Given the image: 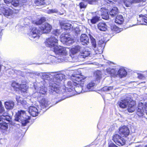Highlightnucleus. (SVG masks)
<instances>
[{"label":"nucleus","instance_id":"obj_6","mask_svg":"<svg viewBox=\"0 0 147 147\" xmlns=\"http://www.w3.org/2000/svg\"><path fill=\"white\" fill-rule=\"evenodd\" d=\"M132 98L129 95L125 96L118 102L119 107L124 109L126 108L131 100Z\"/></svg>","mask_w":147,"mask_h":147},{"label":"nucleus","instance_id":"obj_49","mask_svg":"<svg viewBox=\"0 0 147 147\" xmlns=\"http://www.w3.org/2000/svg\"><path fill=\"white\" fill-rule=\"evenodd\" d=\"M80 6L81 8H85L86 6V4L84 3V2H82L80 3Z\"/></svg>","mask_w":147,"mask_h":147},{"label":"nucleus","instance_id":"obj_22","mask_svg":"<svg viewBox=\"0 0 147 147\" xmlns=\"http://www.w3.org/2000/svg\"><path fill=\"white\" fill-rule=\"evenodd\" d=\"M61 28L66 30L72 28L73 26L70 23H65L64 22H60Z\"/></svg>","mask_w":147,"mask_h":147},{"label":"nucleus","instance_id":"obj_27","mask_svg":"<svg viewBox=\"0 0 147 147\" xmlns=\"http://www.w3.org/2000/svg\"><path fill=\"white\" fill-rule=\"evenodd\" d=\"M107 71L109 74H111L114 76L117 77V72L118 68H116L115 69H111L108 68L107 69Z\"/></svg>","mask_w":147,"mask_h":147},{"label":"nucleus","instance_id":"obj_2","mask_svg":"<svg viewBox=\"0 0 147 147\" xmlns=\"http://www.w3.org/2000/svg\"><path fill=\"white\" fill-rule=\"evenodd\" d=\"M71 79L74 80L76 81L77 84L76 86L74 89L78 94L83 93L84 92V87H83L82 85L84 83L86 77L84 76L78 74H72Z\"/></svg>","mask_w":147,"mask_h":147},{"label":"nucleus","instance_id":"obj_4","mask_svg":"<svg viewBox=\"0 0 147 147\" xmlns=\"http://www.w3.org/2000/svg\"><path fill=\"white\" fill-rule=\"evenodd\" d=\"M81 47L80 46L77 45L74 47L72 48L70 51V53L68 57H65L66 59H65L67 61L71 62H76L78 61L77 57H75L74 55L80 51Z\"/></svg>","mask_w":147,"mask_h":147},{"label":"nucleus","instance_id":"obj_62","mask_svg":"<svg viewBox=\"0 0 147 147\" xmlns=\"http://www.w3.org/2000/svg\"><path fill=\"white\" fill-rule=\"evenodd\" d=\"M79 32H80V31H78L77 30H76V33L77 34H78Z\"/></svg>","mask_w":147,"mask_h":147},{"label":"nucleus","instance_id":"obj_48","mask_svg":"<svg viewBox=\"0 0 147 147\" xmlns=\"http://www.w3.org/2000/svg\"><path fill=\"white\" fill-rule=\"evenodd\" d=\"M4 111V107L2 106V102L0 101V113H2Z\"/></svg>","mask_w":147,"mask_h":147},{"label":"nucleus","instance_id":"obj_12","mask_svg":"<svg viewBox=\"0 0 147 147\" xmlns=\"http://www.w3.org/2000/svg\"><path fill=\"white\" fill-rule=\"evenodd\" d=\"M2 121L3 122L0 123V129L7 131L8 127V124L4 121L6 120L8 121L9 119V116L2 117Z\"/></svg>","mask_w":147,"mask_h":147},{"label":"nucleus","instance_id":"obj_13","mask_svg":"<svg viewBox=\"0 0 147 147\" xmlns=\"http://www.w3.org/2000/svg\"><path fill=\"white\" fill-rule=\"evenodd\" d=\"M119 133L121 136L126 137L129 135V130L127 127L124 126L119 129Z\"/></svg>","mask_w":147,"mask_h":147},{"label":"nucleus","instance_id":"obj_17","mask_svg":"<svg viewBox=\"0 0 147 147\" xmlns=\"http://www.w3.org/2000/svg\"><path fill=\"white\" fill-rule=\"evenodd\" d=\"M127 108L128 111L130 113L134 112L136 108V102L132 100L129 103Z\"/></svg>","mask_w":147,"mask_h":147},{"label":"nucleus","instance_id":"obj_10","mask_svg":"<svg viewBox=\"0 0 147 147\" xmlns=\"http://www.w3.org/2000/svg\"><path fill=\"white\" fill-rule=\"evenodd\" d=\"M113 140L117 145L120 146L124 145L125 143V141L124 138L117 134L114 135Z\"/></svg>","mask_w":147,"mask_h":147},{"label":"nucleus","instance_id":"obj_11","mask_svg":"<svg viewBox=\"0 0 147 147\" xmlns=\"http://www.w3.org/2000/svg\"><path fill=\"white\" fill-rule=\"evenodd\" d=\"M42 33H47L49 32L52 28L51 26L47 23H45L40 27Z\"/></svg>","mask_w":147,"mask_h":147},{"label":"nucleus","instance_id":"obj_15","mask_svg":"<svg viewBox=\"0 0 147 147\" xmlns=\"http://www.w3.org/2000/svg\"><path fill=\"white\" fill-rule=\"evenodd\" d=\"M28 112L33 117H36L38 114V110L36 107L32 106L29 107Z\"/></svg>","mask_w":147,"mask_h":147},{"label":"nucleus","instance_id":"obj_23","mask_svg":"<svg viewBox=\"0 0 147 147\" xmlns=\"http://www.w3.org/2000/svg\"><path fill=\"white\" fill-rule=\"evenodd\" d=\"M5 107L7 109H12L14 106V103L12 101H7L5 103Z\"/></svg>","mask_w":147,"mask_h":147},{"label":"nucleus","instance_id":"obj_38","mask_svg":"<svg viewBox=\"0 0 147 147\" xmlns=\"http://www.w3.org/2000/svg\"><path fill=\"white\" fill-rule=\"evenodd\" d=\"M100 17L98 16L93 17L91 20V22L93 24H95L99 21Z\"/></svg>","mask_w":147,"mask_h":147},{"label":"nucleus","instance_id":"obj_44","mask_svg":"<svg viewBox=\"0 0 147 147\" xmlns=\"http://www.w3.org/2000/svg\"><path fill=\"white\" fill-rule=\"evenodd\" d=\"M113 88V86H106L103 88L102 90L104 91H109L112 90Z\"/></svg>","mask_w":147,"mask_h":147},{"label":"nucleus","instance_id":"obj_36","mask_svg":"<svg viewBox=\"0 0 147 147\" xmlns=\"http://www.w3.org/2000/svg\"><path fill=\"white\" fill-rule=\"evenodd\" d=\"M90 36V40H91V43L92 44V46L95 48V50H97V49H96V41L95 39H94L92 36H91L90 35H89Z\"/></svg>","mask_w":147,"mask_h":147},{"label":"nucleus","instance_id":"obj_43","mask_svg":"<svg viewBox=\"0 0 147 147\" xmlns=\"http://www.w3.org/2000/svg\"><path fill=\"white\" fill-rule=\"evenodd\" d=\"M34 3L37 5H43L45 3L44 0H35Z\"/></svg>","mask_w":147,"mask_h":147},{"label":"nucleus","instance_id":"obj_3","mask_svg":"<svg viewBox=\"0 0 147 147\" xmlns=\"http://www.w3.org/2000/svg\"><path fill=\"white\" fill-rule=\"evenodd\" d=\"M30 119V117L26 115L24 111L20 110L16 113L15 120L20 122L23 126H25L29 123L28 120Z\"/></svg>","mask_w":147,"mask_h":147},{"label":"nucleus","instance_id":"obj_5","mask_svg":"<svg viewBox=\"0 0 147 147\" xmlns=\"http://www.w3.org/2000/svg\"><path fill=\"white\" fill-rule=\"evenodd\" d=\"M66 78L67 76L64 74H56L54 75L51 82H53L55 85L58 86L63 83Z\"/></svg>","mask_w":147,"mask_h":147},{"label":"nucleus","instance_id":"obj_1","mask_svg":"<svg viewBox=\"0 0 147 147\" xmlns=\"http://www.w3.org/2000/svg\"><path fill=\"white\" fill-rule=\"evenodd\" d=\"M59 34V30H56L55 36H52L50 38L47 39L45 42L47 47L53 48V52L56 54L66 56L67 54L66 49L61 46H57L58 40L57 36Z\"/></svg>","mask_w":147,"mask_h":147},{"label":"nucleus","instance_id":"obj_41","mask_svg":"<svg viewBox=\"0 0 147 147\" xmlns=\"http://www.w3.org/2000/svg\"><path fill=\"white\" fill-rule=\"evenodd\" d=\"M45 18H42L38 21H36L35 23L37 25H39L42 24L45 21Z\"/></svg>","mask_w":147,"mask_h":147},{"label":"nucleus","instance_id":"obj_34","mask_svg":"<svg viewBox=\"0 0 147 147\" xmlns=\"http://www.w3.org/2000/svg\"><path fill=\"white\" fill-rule=\"evenodd\" d=\"M19 99H18V98H17V101L18 103L22 104L25 107L28 106V104L27 103L26 100H23L22 98H20Z\"/></svg>","mask_w":147,"mask_h":147},{"label":"nucleus","instance_id":"obj_40","mask_svg":"<svg viewBox=\"0 0 147 147\" xmlns=\"http://www.w3.org/2000/svg\"><path fill=\"white\" fill-rule=\"evenodd\" d=\"M42 79L44 80H47L49 81L50 79V76L48 74L43 73L42 74Z\"/></svg>","mask_w":147,"mask_h":147},{"label":"nucleus","instance_id":"obj_57","mask_svg":"<svg viewBox=\"0 0 147 147\" xmlns=\"http://www.w3.org/2000/svg\"><path fill=\"white\" fill-rule=\"evenodd\" d=\"M18 98V99H19V98H21L20 97V96H16V100H17V98Z\"/></svg>","mask_w":147,"mask_h":147},{"label":"nucleus","instance_id":"obj_56","mask_svg":"<svg viewBox=\"0 0 147 147\" xmlns=\"http://www.w3.org/2000/svg\"><path fill=\"white\" fill-rule=\"evenodd\" d=\"M21 0V2L22 1V3H25L27 1V0Z\"/></svg>","mask_w":147,"mask_h":147},{"label":"nucleus","instance_id":"obj_18","mask_svg":"<svg viewBox=\"0 0 147 147\" xmlns=\"http://www.w3.org/2000/svg\"><path fill=\"white\" fill-rule=\"evenodd\" d=\"M143 107L144 105L142 102H140L139 103L137 114L140 117L144 115Z\"/></svg>","mask_w":147,"mask_h":147},{"label":"nucleus","instance_id":"obj_39","mask_svg":"<svg viewBox=\"0 0 147 147\" xmlns=\"http://www.w3.org/2000/svg\"><path fill=\"white\" fill-rule=\"evenodd\" d=\"M10 3V5L15 7L18 6L19 4V0H12Z\"/></svg>","mask_w":147,"mask_h":147},{"label":"nucleus","instance_id":"obj_19","mask_svg":"<svg viewBox=\"0 0 147 147\" xmlns=\"http://www.w3.org/2000/svg\"><path fill=\"white\" fill-rule=\"evenodd\" d=\"M117 73V77H119L120 78L124 77L127 75V72L123 67L119 69H118Z\"/></svg>","mask_w":147,"mask_h":147},{"label":"nucleus","instance_id":"obj_58","mask_svg":"<svg viewBox=\"0 0 147 147\" xmlns=\"http://www.w3.org/2000/svg\"><path fill=\"white\" fill-rule=\"evenodd\" d=\"M2 34L1 31V28H0V37L2 35Z\"/></svg>","mask_w":147,"mask_h":147},{"label":"nucleus","instance_id":"obj_9","mask_svg":"<svg viewBox=\"0 0 147 147\" xmlns=\"http://www.w3.org/2000/svg\"><path fill=\"white\" fill-rule=\"evenodd\" d=\"M71 81H69L67 82V84L65 86V90L66 91L71 92L75 88L77 82L76 81L72 79Z\"/></svg>","mask_w":147,"mask_h":147},{"label":"nucleus","instance_id":"obj_35","mask_svg":"<svg viewBox=\"0 0 147 147\" xmlns=\"http://www.w3.org/2000/svg\"><path fill=\"white\" fill-rule=\"evenodd\" d=\"M38 91L40 94H45L47 92V89L46 87L42 86L39 88Z\"/></svg>","mask_w":147,"mask_h":147},{"label":"nucleus","instance_id":"obj_21","mask_svg":"<svg viewBox=\"0 0 147 147\" xmlns=\"http://www.w3.org/2000/svg\"><path fill=\"white\" fill-rule=\"evenodd\" d=\"M144 1V0H124V3L127 7H129L132 3Z\"/></svg>","mask_w":147,"mask_h":147},{"label":"nucleus","instance_id":"obj_20","mask_svg":"<svg viewBox=\"0 0 147 147\" xmlns=\"http://www.w3.org/2000/svg\"><path fill=\"white\" fill-rule=\"evenodd\" d=\"M95 85V83L94 82H91L89 83L84 91L86 92L94 90V87Z\"/></svg>","mask_w":147,"mask_h":147},{"label":"nucleus","instance_id":"obj_33","mask_svg":"<svg viewBox=\"0 0 147 147\" xmlns=\"http://www.w3.org/2000/svg\"><path fill=\"white\" fill-rule=\"evenodd\" d=\"M124 18L121 15H117L115 20V22L119 24H122L124 21Z\"/></svg>","mask_w":147,"mask_h":147},{"label":"nucleus","instance_id":"obj_55","mask_svg":"<svg viewBox=\"0 0 147 147\" xmlns=\"http://www.w3.org/2000/svg\"><path fill=\"white\" fill-rule=\"evenodd\" d=\"M1 117H3V116L6 117V116H9L8 115V114L7 113H3L2 114V115H1Z\"/></svg>","mask_w":147,"mask_h":147},{"label":"nucleus","instance_id":"obj_47","mask_svg":"<svg viewBox=\"0 0 147 147\" xmlns=\"http://www.w3.org/2000/svg\"><path fill=\"white\" fill-rule=\"evenodd\" d=\"M90 4H94L97 2V0H84Z\"/></svg>","mask_w":147,"mask_h":147},{"label":"nucleus","instance_id":"obj_37","mask_svg":"<svg viewBox=\"0 0 147 147\" xmlns=\"http://www.w3.org/2000/svg\"><path fill=\"white\" fill-rule=\"evenodd\" d=\"M105 43L104 41L102 40H99L98 43V47L100 48L99 49V48H97L98 49H103L105 47Z\"/></svg>","mask_w":147,"mask_h":147},{"label":"nucleus","instance_id":"obj_14","mask_svg":"<svg viewBox=\"0 0 147 147\" xmlns=\"http://www.w3.org/2000/svg\"><path fill=\"white\" fill-rule=\"evenodd\" d=\"M98 13L102 16V18L103 19L107 20L109 17L108 10L104 8H101L100 10L98 11Z\"/></svg>","mask_w":147,"mask_h":147},{"label":"nucleus","instance_id":"obj_16","mask_svg":"<svg viewBox=\"0 0 147 147\" xmlns=\"http://www.w3.org/2000/svg\"><path fill=\"white\" fill-rule=\"evenodd\" d=\"M80 40L82 45H87L89 43V37L85 34H82L80 36Z\"/></svg>","mask_w":147,"mask_h":147},{"label":"nucleus","instance_id":"obj_28","mask_svg":"<svg viewBox=\"0 0 147 147\" xmlns=\"http://www.w3.org/2000/svg\"><path fill=\"white\" fill-rule=\"evenodd\" d=\"M98 28L100 31H105L107 30V25L105 23L99 22L97 25Z\"/></svg>","mask_w":147,"mask_h":147},{"label":"nucleus","instance_id":"obj_32","mask_svg":"<svg viewBox=\"0 0 147 147\" xmlns=\"http://www.w3.org/2000/svg\"><path fill=\"white\" fill-rule=\"evenodd\" d=\"M28 87L26 84H22L20 83L19 87L18 90L21 91L24 93L26 92Z\"/></svg>","mask_w":147,"mask_h":147},{"label":"nucleus","instance_id":"obj_63","mask_svg":"<svg viewBox=\"0 0 147 147\" xmlns=\"http://www.w3.org/2000/svg\"><path fill=\"white\" fill-rule=\"evenodd\" d=\"M144 147H147V145L146 146H145Z\"/></svg>","mask_w":147,"mask_h":147},{"label":"nucleus","instance_id":"obj_61","mask_svg":"<svg viewBox=\"0 0 147 147\" xmlns=\"http://www.w3.org/2000/svg\"><path fill=\"white\" fill-rule=\"evenodd\" d=\"M65 98V97H64V98H62L61 99H60L59 100V101H61L62 100H63Z\"/></svg>","mask_w":147,"mask_h":147},{"label":"nucleus","instance_id":"obj_42","mask_svg":"<svg viewBox=\"0 0 147 147\" xmlns=\"http://www.w3.org/2000/svg\"><path fill=\"white\" fill-rule=\"evenodd\" d=\"M20 84V83L14 82L11 84V86L15 89H16V90H17L19 87Z\"/></svg>","mask_w":147,"mask_h":147},{"label":"nucleus","instance_id":"obj_50","mask_svg":"<svg viewBox=\"0 0 147 147\" xmlns=\"http://www.w3.org/2000/svg\"><path fill=\"white\" fill-rule=\"evenodd\" d=\"M138 77L140 79H143L145 78V76L144 74H138Z\"/></svg>","mask_w":147,"mask_h":147},{"label":"nucleus","instance_id":"obj_60","mask_svg":"<svg viewBox=\"0 0 147 147\" xmlns=\"http://www.w3.org/2000/svg\"><path fill=\"white\" fill-rule=\"evenodd\" d=\"M2 121V117L1 115H0V121Z\"/></svg>","mask_w":147,"mask_h":147},{"label":"nucleus","instance_id":"obj_46","mask_svg":"<svg viewBox=\"0 0 147 147\" xmlns=\"http://www.w3.org/2000/svg\"><path fill=\"white\" fill-rule=\"evenodd\" d=\"M57 12L58 10L57 9H49L47 13L48 14H51V13H57Z\"/></svg>","mask_w":147,"mask_h":147},{"label":"nucleus","instance_id":"obj_7","mask_svg":"<svg viewBox=\"0 0 147 147\" xmlns=\"http://www.w3.org/2000/svg\"><path fill=\"white\" fill-rule=\"evenodd\" d=\"M50 83L48 88L49 93L52 95H57L58 96V93L61 92L59 88L53 82H50Z\"/></svg>","mask_w":147,"mask_h":147},{"label":"nucleus","instance_id":"obj_52","mask_svg":"<svg viewBox=\"0 0 147 147\" xmlns=\"http://www.w3.org/2000/svg\"><path fill=\"white\" fill-rule=\"evenodd\" d=\"M12 0H4V2L5 3L7 4L10 5L11 3Z\"/></svg>","mask_w":147,"mask_h":147},{"label":"nucleus","instance_id":"obj_24","mask_svg":"<svg viewBox=\"0 0 147 147\" xmlns=\"http://www.w3.org/2000/svg\"><path fill=\"white\" fill-rule=\"evenodd\" d=\"M40 106L44 109L48 106L49 103L48 101L44 98H43L40 101Z\"/></svg>","mask_w":147,"mask_h":147},{"label":"nucleus","instance_id":"obj_8","mask_svg":"<svg viewBox=\"0 0 147 147\" xmlns=\"http://www.w3.org/2000/svg\"><path fill=\"white\" fill-rule=\"evenodd\" d=\"M42 34L41 31H40L37 29L36 28L34 27L31 30L30 37L31 40L36 38V40L38 39L40 36V35Z\"/></svg>","mask_w":147,"mask_h":147},{"label":"nucleus","instance_id":"obj_31","mask_svg":"<svg viewBox=\"0 0 147 147\" xmlns=\"http://www.w3.org/2000/svg\"><path fill=\"white\" fill-rule=\"evenodd\" d=\"M141 16H142V17H141V16H140V23L139 24L141 25H147V17L146 16H143L142 15Z\"/></svg>","mask_w":147,"mask_h":147},{"label":"nucleus","instance_id":"obj_64","mask_svg":"<svg viewBox=\"0 0 147 147\" xmlns=\"http://www.w3.org/2000/svg\"><path fill=\"white\" fill-rule=\"evenodd\" d=\"M51 55V56H54V55Z\"/></svg>","mask_w":147,"mask_h":147},{"label":"nucleus","instance_id":"obj_26","mask_svg":"<svg viewBox=\"0 0 147 147\" xmlns=\"http://www.w3.org/2000/svg\"><path fill=\"white\" fill-rule=\"evenodd\" d=\"M118 13V8L116 7H114L111 9L109 13L111 16L114 17H116Z\"/></svg>","mask_w":147,"mask_h":147},{"label":"nucleus","instance_id":"obj_25","mask_svg":"<svg viewBox=\"0 0 147 147\" xmlns=\"http://www.w3.org/2000/svg\"><path fill=\"white\" fill-rule=\"evenodd\" d=\"M71 39L67 34H62L61 36V41L63 43H65L66 42L70 41Z\"/></svg>","mask_w":147,"mask_h":147},{"label":"nucleus","instance_id":"obj_30","mask_svg":"<svg viewBox=\"0 0 147 147\" xmlns=\"http://www.w3.org/2000/svg\"><path fill=\"white\" fill-rule=\"evenodd\" d=\"M2 13L6 17L10 16L12 14V11L9 9L4 8L2 10Z\"/></svg>","mask_w":147,"mask_h":147},{"label":"nucleus","instance_id":"obj_45","mask_svg":"<svg viewBox=\"0 0 147 147\" xmlns=\"http://www.w3.org/2000/svg\"><path fill=\"white\" fill-rule=\"evenodd\" d=\"M96 78L98 79H100L101 78V72L100 71H97L95 74Z\"/></svg>","mask_w":147,"mask_h":147},{"label":"nucleus","instance_id":"obj_54","mask_svg":"<svg viewBox=\"0 0 147 147\" xmlns=\"http://www.w3.org/2000/svg\"><path fill=\"white\" fill-rule=\"evenodd\" d=\"M109 147H117V146L113 143H111L109 146Z\"/></svg>","mask_w":147,"mask_h":147},{"label":"nucleus","instance_id":"obj_59","mask_svg":"<svg viewBox=\"0 0 147 147\" xmlns=\"http://www.w3.org/2000/svg\"><path fill=\"white\" fill-rule=\"evenodd\" d=\"M107 3H111V2H112V1H110L107 0Z\"/></svg>","mask_w":147,"mask_h":147},{"label":"nucleus","instance_id":"obj_51","mask_svg":"<svg viewBox=\"0 0 147 147\" xmlns=\"http://www.w3.org/2000/svg\"><path fill=\"white\" fill-rule=\"evenodd\" d=\"M58 96H57V95H53L54 96H55H55H54V97H55V98H59L60 97H62V92H61H61L59 93H58Z\"/></svg>","mask_w":147,"mask_h":147},{"label":"nucleus","instance_id":"obj_29","mask_svg":"<svg viewBox=\"0 0 147 147\" xmlns=\"http://www.w3.org/2000/svg\"><path fill=\"white\" fill-rule=\"evenodd\" d=\"M90 54V52L86 50H84L82 52H80V54L78 55V58H85L88 56Z\"/></svg>","mask_w":147,"mask_h":147},{"label":"nucleus","instance_id":"obj_53","mask_svg":"<svg viewBox=\"0 0 147 147\" xmlns=\"http://www.w3.org/2000/svg\"><path fill=\"white\" fill-rule=\"evenodd\" d=\"M144 109H145V112L147 115V103L144 105Z\"/></svg>","mask_w":147,"mask_h":147}]
</instances>
